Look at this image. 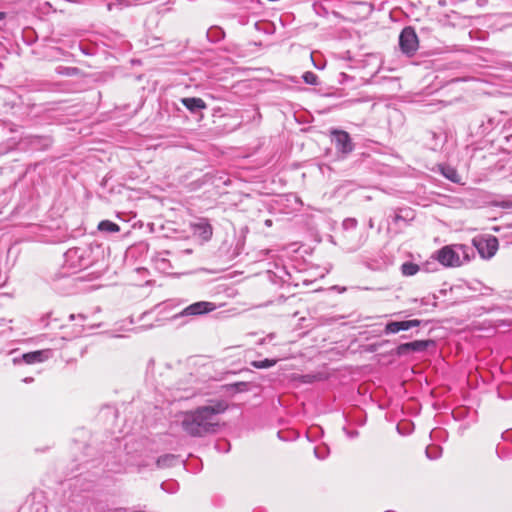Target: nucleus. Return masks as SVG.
Returning a JSON list of instances; mask_svg holds the SVG:
<instances>
[{
  "mask_svg": "<svg viewBox=\"0 0 512 512\" xmlns=\"http://www.w3.org/2000/svg\"><path fill=\"white\" fill-rule=\"evenodd\" d=\"M227 409L223 401L199 406L194 410L186 411L181 415V427L191 437H204L215 433L220 425V414Z\"/></svg>",
  "mask_w": 512,
  "mask_h": 512,
  "instance_id": "1",
  "label": "nucleus"
},
{
  "mask_svg": "<svg viewBox=\"0 0 512 512\" xmlns=\"http://www.w3.org/2000/svg\"><path fill=\"white\" fill-rule=\"evenodd\" d=\"M399 47L401 52L408 57L416 54L419 48V39L413 27L403 28L399 35Z\"/></svg>",
  "mask_w": 512,
  "mask_h": 512,
  "instance_id": "2",
  "label": "nucleus"
},
{
  "mask_svg": "<svg viewBox=\"0 0 512 512\" xmlns=\"http://www.w3.org/2000/svg\"><path fill=\"white\" fill-rule=\"evenodd\" d=\"M215 309L216 305L214 303L208 301H199L185 307L181 312L175 314L172 319L178 320L182 317L200 316L212 312Z\"/></svg>",
  "mask_w": 512,
  "mask_h": 512,
  "instance_id": "3",
  "label": "nucleus"
},
{
  "mask_svg": "<svg viewBox=\"0 0 512 512\" xmlns=\"http://www.w3.org/2000/svg\"><path fill=\"white\" fill-rule=\"evenodd\" d=\"M332 142L335 144L336 150L344 155L354 150V143L348 132L340 129L331 130Z\"/></svg>",
  "mask_w": 512,
  "mask_h": 512,
  "instance_id": "4",
  "label": "nucleus"
},
{
  "mask_svg": "<svg viewBox=\"0 0 512 512\" xmlns=\"http://www.w3.org/2000/svg\"><path fill=\"white\" fill-rule=\"evenodd\" d=\"M474 246L482 258L489 259L495 255L498 250V239L495 236L479 238L473 240Z\"/></svg>",
  "mask_w": 512,
  "mask_h": 512,
  "instance_id": "5",
  "label": "nucleus"
},
{
  "mask_svg": "<svg viewBox=\"0 0 512 512\" xmlns=\"http://www.w3.org/2000/svg\"><path fill=\"white\" fill-rule=\"evenodd\" d=\"M434 345L433 340H415L408 343H403L397 346L395 349V354L397 356H404L411 352H423L429 346Z\"/></svg>",
  "mask_w": 512,
  "mask_h": 512,
  "instance_id": "6",
  "label": "nucleus"
},
{
  "mask_svg": "<svg viewBox=\"0 0 512 512\" xmlns=\"http://www.w3.org/2000/svg\"><path fill=\"white\" fill-rule=\"evenodd\" d=\"M86 250L80 247L70 248L65 253L66 262L73 268L82 269L88 266V261L85 258Z\"/></svg>",
  "mask_w": 512,
  "mask_h": 512,
  "instance_id": "7",
  "label": "nucleus"
},
{
  "mask_svg": "<svg viewBox=\"0 0 512 512\" xmlns=\"http://www.w3.org/2000/svg\"><path fill=\"white\" fill-rule=\"evenodd\" d=\"M438 261L444 266H458L460 265V257L458 253L450 246H445L437 252Z\"/></svg>",
  "mask_w": 512,
  "mask_h": 512,
  "instance_id": "8",
  "label": "nucleus"
},
{
  "mask_svg": "<svg viewBox=\"0 0 512 512\" xmlns=\"http://www.w3.org/2000/svg\"><path fill=\"white\" fill-rule=\"evenodd\" d=\"M49 357V350H38L33 352L25 353L21 356V358H14L13 362L15 364L23 361L26 364H34L40 363L46 360Z\"/></svg>",
  "mask_w": 512,
  "mask_h": 512,
  "instance_id": "9",
  "label": "nucleus"
},
{
  "mask_svg": "<svg viewBox=\"0 0 512 512\" xmlns=\"http://www.w3.org/2000/svg\"><path fill=\"white\" fill-rule=\"evenodd\" d=\"M193 234L208 241L212 237L213 229L207 219H200L191 225Z\"/></svg>",
  "mask_w": 512,
  "mask_h": 512,
  "instance_id": "10",
  "label": "nucleus"
},
{
  "mask_svg": "<svg viewBox=\"0 0 512 512\" xmlns=\"http://www.w3.org/2000/svg\"><path fill=\"white\" fill-rule=\"evenodd\" d=\"M181 103L191 112L198 113L207 108L205 101L198 97H186L181 99Z\"/></svg>",
  "mask_w": 512,
  "mask_h": 512,
  "instance_id": "11",
  "label": "nucleus"
},
{
  "mask_svg": "<svg viewBox=\"0 0 512 512\" xmlns=\"http://www.w3.org/2000/svg\"><path fill=\"white\" fill-rule=\"evenodd\" d=\"M441 174L448 180L453 183H460L461 177L459 176L457 170L449 165L440 166Z\"/></svg>",
  "mask_w": 512,
  "mask_h": 512,
  "instance_id": "12",
  "label": "nucleus"
},
{
  "mask_svg": "<svg viewBox=\"0 0 512 512\" xmlns=\"http://www.w3.org/2000/svg\"><path fill=\"white\" fill-rule=\"evenodd\" d=\"M178 461L177 456L173 454H164L156 460V466L158 468H168L174 466Z\"/></svg>",
  "mask_w": 512,
  "mask_h": 512,
  "instance_id": "13",
  "label": "nucleus"
},
{
  "mask_svg": "<svg viewBox=\"0 0 512 512\" xmlns=\"http://www.w3.org/2000/svg\"><path fill=\"white\" fill-rule=\"evenodd\" d=\"M98 230L106 233H116L120 231V227L110 220H103L98 224Z\"/></svg>",
  "mask_w": 512,
  "mask_h": 512,
  "instance_id": "14",
  "label": "nucleus"
},
{
  "mask_svg": "<svg viewBox=\"0 0 512 512\" xmlns=\"http://www.w3.org/2000/svg\"><path fill=\"white\" fill-rule=\"evenodd\" d=\"M419 269V266L412 262H405L401 265V272L404 276H413Z\"/></svg>",
  "mask_w": 512,
  "mask_h": 512,
  "instance_id": "15",
  "label": "nucleus"
},
{
  "mask_svg": "<svg viewBox=\"0 0 512 512\" xmlns=\"http://www.w3.org/2000/svg\"><path fill=\"white\" fill-rule=\"evenodd\" d=\"M56 72L62 76L73 77L80 73V69L77 67L58 66Z\"/></svg>",
  "mask_w": 512,
  "mask_h": 512,
  "instance_id": "16",
  "label": "nucleus"
},
{
  "mask_svg": "<svg viewBox=\"0 0 512 512\" xmlns=\"http://www.w3.org/2000/svg\"><path fill=\"white\" fill-rule=\"evenodd\" d=\"M224 35V31L219 27H213L207 31V37L212 42L220 41L224 38Z\"/></svg>",
  "mask_w": 512,
  "mask_h": 512,
  "instance_id": "17",
  "label": "nucleus"
},
{
  "mask_svg": "<svg viewBox=\"0 0 512 512\" xmlns=\"http://www.w3.org/2000/svg\"><path fill=\"white\" fill-rule=\"evenodd\" d=\"M277 363L276 359H263V360H256L251 363V365L254 368L257 369H266L273 367Z\"/></svg>",
  "mask_w": 512,
  "mask_h": 512,
  "instance_id": "18",
  "label": "nucleus"
},
{
  "mask_svg": "<svg viewBox=\"0 0 512 512\" xmlns=\"http://www.w3.org/2000/svg\"><path fill=\"white\" fill-rule=\"evenodd\" d=\"M425 452H426V456L429 459L435 460V459H438L441 456L442 449L439 446L432 445V446H428L426 448Z\"/></svg>",
  "mask_w": 512,
  "mask_h": 512,
  "instance_id": "19",
  "label": "nucleus"
},
{
  "mask_svg": "<svg viewBox=\"0 0 512 512\" xmlns=\"http://www.w3.org/2000/svg\"><path fill=\"white\" fill-rule=\"evenodd\" d=\"M302 78L306 84L318 85V76L312 71L305 72Z\"/></svg>",
  "mask_w": 512,
  "mask_h": 512,
  "instance_id": "20",
  "label": "nucleus"
},
{
  "mask_svg": "<svg viewBox=\"0 0 512 512\" xmlns=\"http://www.w3.org/2000/svg\"><path fill=\"white\" fill-rule=\"evenodd\" d=\"M401 331L399 321L388 322L385 326L386 334H395Z\"/></svg>",
  "mask_w": 512,
  "mask_h": 512,
  "instance_id": "21",
  "label": "nucleus"
},
{
  "mask_svg": "<svg viewBox=\"0 0 512 512\" xmlns=\"http://www.w3.org/2000/svg\"><path fill=\"white\" fill-rule=\"evenodd\" d=\"M314 454L318 459L323 460L328 455V449L326 447H316L314 449Z\"/></svg>",
  "mask_w": 512,
  "mask_h": 512,
  "instance_id": "22",
  "label": "nucleus"
},
{
  "mask_svg": "<svg viewBox=\"0 0 512 512\" xmlns=\"http://www.w3.org/2000/svg\"><path fill=\"white\" fill-rule=\"evenodd\" d=\"M345 228H355L357 225V221L354 218H348L343 222Z\"/></svg>",
  "mask_w": 512,
  "mask_h": 512,
  "instance_id": "23",
  "label": "nucleus"
},
{
  "mask_svg": "<svg viewBox=\"0 0 512 512\" xmlns=\"http://www.w3.org/2000/svg\"><path fill=\"white\" fill-rule=\"evenodd\" d=\"M125 5V1L121 0L116 3H108L107 9L108 11H111L114 7L121 9Z\"/></svg>",
  "mask_w": 512,
  "mask_h": 512,
  "instance_id": "24",
  "label": "nucleus"
},
{
  "mask_svg": "<svg viewBox=\"0 0 512 512\" xmlns=\"http://www.w3.org/2000/svg\"><path fill=\"white\" fill-rule=\"evenodd\" d=\"M86 318H87V317H86V315H84V314H77V315H76V314H70V316H69V319H70V320H76V319H79V320H81V321H85V320H86Z\"/></svg>",
  "mask_w": 512,
  "mask_h": 512,
  "instance_id": "25",
  "label": "nucleus"
},
{
  "mask_svg": "<svg viewBox=\"0 0 512 512\" xmlns=\"http://www.w3.org/2000/svg\"><path fill=\"white\" fill-rule=\"evenodd\" d=\"M407 321H408L409 329L418 327L422 322L421 320H418V319H412V320H407Z\"/></svg>",
  "mask_w": 512,
  "mask_h": 512,
  "instance_id": "26",
  "label": "nucleus"
},
{
  "mask_svg": "<svg viewBox=\"0 0 512 512\" xmlns=\"http://www.w3.org/2000/svg\"><path fill=\"white\" fill-rule=\"evenodd\" d=\"M401 331L409 330L408 321H399Z\"/></svg>",
  "mask_w": 512,
  "mask_h": 512,
  "instance_id": "27",
  "label": "nucleus"
},
{
  "mask_svg": "<svg viewBox=\"0 0 512 512\" xmlns=\"http://www.w3.org/2000/svg\"><path fill=\"white\" fill-rule=\"evenodd\" d=\"M401 220H403V221L405 220V217H403L401 214L396 213V214L393 216V222H394V223H396V224H397V223H398L399 221H401Z\"/></svg>",
  "mask_w": 512,
  "mask_h": 512,
  "instance_id": "28",
  "label": "nucleus"
},
{
  "mask_svg": "<svg viewBox=\"0 0 512 512\" xmlns=\"http://www.w3.org/2000/svg\"><path fill=\"white\" fill-rule=\"evenodd\" d=\"M33 380H34V379H33L32 377H26V378H24V379H23V382H25V383H31V382H33Z\"/></svg>",
  "mask_w": 512,
  "mask_h": 512,
  "instance_id": "29",
  "label": "nucleus"
},
{
  "mask_svg": "<svg viewBox=\"0 0 512 512\" xmlns=\"http://www.w3.org/2000/svg\"><path fill=\"white\" fill-rule=\"evenodd\" d=\"M265 224H266L267 226H271L272 221H271V220H266V221H265Z\"/></svg>",
  "mask_w": 512,
  "mask_h": 512,
  "instance_id": "30",
  "label": "nucleus"
},
{
  "mask_svg": "<svg viewBox=\"0 0 512 512\" xmlns=\"http://www.w3.org/2000/svg\"><path fill=\"white\" fill-rule=\"evenodd\" d=\"M357 435H358V432H357V431H355V432H353V433H351V434H350V436H351V437H355V436H357Z\"/></svg>",
  "mask_w": 512,
  "mask_h": 512,
  "instance_id": "31",
  "label": "nucleus"
},
{
  "mask_svg": "<svg viewBox=\"0 0 512 512\" xmlns=\"http://www.w3.org/2000/svg\"><path fill=\"white\" fill-rule=\"evenodd\" d=\"M4 18V13L0 12V20Z\"/></svg>",
  "mask_w": 512,
  "mask_h": 512,
  "instance_id": "32",
  "label": "nucleus"
}]
</instances>
